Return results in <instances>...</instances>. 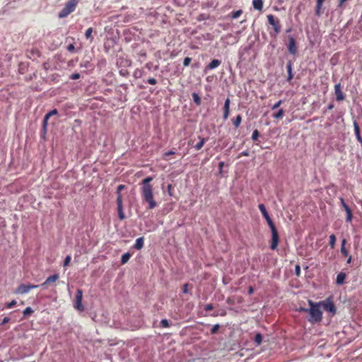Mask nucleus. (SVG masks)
I'll return each instance as SVG.
<instances>
[{"label":"nucleus","instance_id":"59","mask_svg":"<svg viewBox=\"0 0 362 362\" xmlns=\"http://www.w3.org/2000/svg\"><path fill=\"white\" fill-rule=\"evenodd\" d=\"M242 154L244 155V156H247L248 155L247 152H246V151L243 152Z\"/></svg>","mask_w":362,"mask_h":362},{"label":"nucleus","instance_id":"32","mask_svg":"<svg viewBox=\"0 0 362 362\" xmlns=\"http://www.w3.org/2000/svg\"><path fill=\"white\" fill-rule=\"evenodd\" d=\"M243 13V10L241 9H239L238 11H233L232 13H230V16L232 18H238V17H240Z\"/></svg>","mask_w":362,"mask_h":362},{"label":"nucleus","instance_id":"31","mask_svg":"<svg viewBox=\"0 0 362 362\" xmlns=\"http://www.w3.org/2000/svg\"><path fill=\"white\" fill-rule=\"evenodd\" d=\"M284 115V110L283 109H279L277 112L273 115L274 118L275 119H281Z\"/></svg>","mask_w":362,"mask_h":362},{"label":"nucleus","instance_id":"44","mask_svg":"<svg viewBox=\"0 0 362 362\" xmlns=\"http://www.w3.org/2000/svg\"><path fill=\"white\" fill-rule=\"evenodd\" d=\"M295 273L296 276H299L300 274V267L299 264H296L295 267Z\"/></svg>","mask_w":362,"mask_h":362},{"label":"nucleus","instance_id":"5","mask_svg":"<svg viewBox=\"0 0 362 362\" xmlns=\"http://www.w3.org/2000/svg\"><path fill=\"white\" fill-rule=\"evenodd\" d=\"M319 303L323 306V308L326 311L331 313L332 315L336 314V307L330 298H327L325 301L320 302Z\"/></svg>","mask_w":362,"mask_h":362},{"label":"nucleus","instance_id":"22","mask_svg":"<svg viewBox=\"0 0 362 362\" xmlns=\"http://www.w3.org/2000/svg\"><path fill=\"white\" fill-rule=\"evenodd\" d=\"M258 208L259 209V211H261L263 217L265 218H267L268 216H269L267 209H266V207L263 204H259V206H258Z\"/></svg>","mask_w":362,"mask_h":362},{"label":"nucleus","instance_id":"14","mask_svg":"<svg viewBox=\"0 0 362 362\" xmlns=\"http://www.w3.org/2000/svg\"><path fill=\"white\" fill-rule=\"evenodd\" d=\"M57 113H58L57 110L54 109L45 115L43 122H42V127L45 130H46L49 118L52 115H57Z\"/></svg>","mask_w":362,"mask_h":362},{"label":"nucleus","instance_id":"38","mask_svg":"<svg viewBox=\"0 0 362 362\" xmlns=\"http://www.w3.org/2000/svg\"><path fill=\"white\" fill-rule=\"evenodd\" d=\"M16 303H17L16 300H13L10 303H6L5 307L6 308H13L16 305Z\"/></svg>","mask_w":362,"mask_h":362},{"label":"nucleus","instance_id":"17","mask_svg":"<svg viewBox=\"0 0 362 362\" xmlns=\"http://www.w3.org/2000/svg\"><path fill=\"white\" fill-rule=\"evenodd\" d=\"M286 70H287V73H288L287 81H291L292 80V78H293V75L292 73V62H287Z\"/></svg>","mask_w":362,"mask_h":362},{"label":"nucleus","instance_id":"18","mask_svg":"<svg viewBox=\"0 0 362 362\" xmlns=\"http://www.w3.org/2000/svg\"><path fill=\"white\" fill-rule=\"evenodd\" d=\"M346 274L344 272H339L336 279V283L338 285H342L344 283V281L346 279Z\"/></svg>","mask_w":362,"mask_h":362},{"label":"nucleus","instance_id":"47","mask_svg":"<svg viewBox=\"0 0 362 362\" xmlns=\"http://www.w3.org/2000/svg\"><path fill=\"white\" fill-rule=\"evenodd\" d=\"M188 286H189V284H185L183 285V287H182V292L184 293H188Z\"/></svg>","mask_w":362,"mask_h":362},{"label":"nucleus","instance_id":"34","mask_svg":"<svg viewBox=\"0 0 362 362\" xmlns=\"http://www.w3.org/2000/svg\"><path fill=\"white\" fill-rule=\"evenodd\" d=\"M33 313V310L30 307H27L23 312V317H27Z\"/></svg>","mask_w":362,"mask_h":362},{"label":"nucleus","instance_id":"37","mask_svg":"<svg viewBox=\"0 0 362 362\" xmlns=\"http://www.w3.org/2000/svg\"><path fill=\"white\" fill-rule=\"evenodd\" d=\"M160 326L162 327L167 328L170 327V323L168 320L163 319L160 321Z\"/></svg>","mask_w":362,"mask_h":362},{"label":"nucleus","instance_id":"58","mask_svg":"<svg viewBox=\"0 0 362 362\" xmlns=\"http://www.w3.org/2000/svg\"><path fill=\"white\" fill-rule=\"evenodd\" d=\"M333 107H334V105H329L328 106V109H329V110H332V109L333 108Z\"/></svg>","mask_w":362,"mask_h":362},{"label":"nucleus","instance_id":"10","mask_svg":"<svg viewBox=\"0 0 362 362\" xmlns=\"http://www.w3.org/2000/svg\"><path fill=\"white\" fill-rule=\"evenodd\" d=\"M271 232H272V240H271L270 248L272 250H275L277 249L279 242V233H278L277 230H274Z\"/></svg>","mask_w":362,"mask_h":362},{"label":"nucleus","instance_id":"33","mask_svg":"<svg viewBox=\"0 0 362 362\" xmlns=\"http://www.w3.org/2000/svg\"><path fill=\"white\" fill-rule=\"evenodd\" d=\"M336 236L334 234L329 235V246L331 248H334L336 243Z\"/></svg>","mask_w":362,"mask_h":362},{"label":"nucleus","instance_id":"54","mask_svg":"<svg viewBox=\"0 0 362 362\" xmlns=\"http://www.w3.org/2000/svg\"><path fill=\"white\" fill-rule=\"evenodd\" d=\"M68 50H69V51H73V50H74V45H69L68 46Z\"/></svg>","mask_w":362,"mask_h":362},{"label":"nucleus","instance_id":"16","mask_svg":"<svg viewBox=\"0 0 362 362\" xmlns=\"http://www.w3.org/2000/svg\"><path fill=\"white\" fill-rule=\"evenodd\" d=\"M354 133L356 136V139L358 141V142L361 144V146L362 147V136H361V134H360L359 125L358 124V123L356 122H354Z\"/></svg>","mask_w":362,"mask_h":362},{"label":"nucleus","instance_id":"15","mask_svg":"<svg viewBox=\"0 0 362 362\" xmlns=\"http://www.w3.org/2000/svg\"><path fill=\"white\" fill-rule=\"evenodd\" d=\"M230 99L228 98L226 100H225V103H224V106H223V119H226L228 117V115H229V111H230Z\"/></svg>","mask_w":362,"mask_h":362},{"label":"nucleus","instance_id":"39","mask_svg":"<svg viewBox=\"0 0 362 362\" xmlns=\"http://www.w3.org/2000/svg\"><path fill=\"white\" fill-rule=\"evenodd\" d=\"M219 328H220L219 325L216 324V325H214L213 327L211 329V333L212 334H214L217 333V332L218 331Z\"/></svg>","mask_w":362,"mask_h":362},{"label":"nucleus","instance_id":"19","mask_svg":"<svg viewBox=\"0 0 362 362\" xmlns=\"http://www.w3.org/2000/svg\"><path fill=\"white\" fill-rule=\"evenodd\" d=\"M252 6L255 9L261 11L263 8V1L262 0H253Z\"/></svg>","mask_w":362,"mask_h":362},{"label":"nucleus","instance_id":"36","mask_svg":"<svg viewBox=\"0 0 362 362\" xmlns=\"http://www.w3.org/2000/svg\"><path fill=\"white\" fill-rule=\"evenodd\" d=\"M259 131H258L257 129H255V130L253 131L252 134V136H251L252 139L253 141H256V140H257V139L259 138Z\"/></svg>","mask_w":362,"mask_h":362},{"label":"nucleus","instance_id":"40","mask_svg":"<svg viewBox=\"0 0 362 362\" xmlns=\"http://www.w3.org/2000/svg\"><path fill=\"white\" fill-rule=\"evenodd\" d=\"M71 257L70 255H67L64 261V267H66L70 264Z\"/></svg>","mask_w":362,"mask_h":362},{"label":"nucleus","instance_id":"7","mask_svg":"<svg viewBox=\"0 0 362 362\" xmlns=\"http://www.w3.org/2000/svg\"><path fill=\"white\" fill-rule=\"evenodd\" d=\"M267 20L269 23L273 27L276 33H279L281 31V24L278 19L275 18V17L272 14H269L267 16Z\"/></svg>","mask_w":362,"mask_h":362},{"label":"nucleus","instance_id":"27","mask_svg":"<svg viewBox=\"0 0 362 362\" xmlns=\"http://www.w3.org/2000/svg\"><path fill=\"white\" fill-rule=\"evenodd\" d=\"M242 122V116L238 115L235 119H233V124L235 128H238Z\"/></svg>","mask_w":362,"mask_h":362},{"label":"nucleus","instance_id":"50","mask_svg":"<svg viewBox=\"0 0 362 362\" xmlns=\"http://www.w3.org/2000/svg\"><path fill=\"white\" fill-rule=\"evenodd\" d=\"M223 166H224V162L221 161V162H220L218 163V169H219V173H222Z\"/></svg>","mask_w":362,"mask_h":362},{"label":"nucleus","instance_id":"30","mask_svg":"<svg viewBox=\"0 0 362 362\" xmlns=\"http://www.w3.org/2000/svg\"><path fill=\"white\" fill-rule=\"evenodd\" d=\"M92 33H93V28H89L88 29L86 30V33H85L86 38L88 40L90 39V42H92L93 40V37H92Z\"/></svg>","mask_w":362,"mask_h":362},{"label":"nucleus","instance_id":"26","mask_svg":"<svg viewBox=\"0 0 362 362\" xmlns=\"http://www.w3.org/2000/svg\"><path fill=\"white\" fill-rule=\"evenodd\" d=\"M131 256H132V254L129 252H126V253L123 254L121 257V263L122 264H126L130 259Z\"/></svg>","mask_w":362,"mask_h":362},{"label":"nucleus","instance_id":"20","mask_svg":"<svg viewBox=\"0 0 362 362\" xmlns=\"http://www.w3.org/2000/svg\"><path fill=\"white\" fill-rule=\"evenodd\" d=\"M144 238L140 237L136 240L134 247L136 250H141L144 247Z\"/></svg>","mask_w":362,"mask_h":362},{"label":"nucleus","instance_id":"13","mask_svg":"<svg viewBox=\"0 0 362 362\" xmlns=\"http://www.w3.org/2000/svg\"><path fill=\"white\" fill-rule=\"evenodd\" d=\"M122 202V199H121V198L119 197L118 202H117L118 216L120 220H124L125 218V215L123 211Z\"/></svg>","mask_w":362,"mask_h":362},{"label":"nucleus","instance_id":"42","mask_svg":"<svg viewBox=\"0 0 362 362\" xmlns=\"http://www.w3.org/2000/svg\"><path fill=\"white\" fill-rule=\"evenodd\" d=\"M80 74L78 73H74L70 76V78L73 80H76L80 78Z\"/></svg>","mask_w":362,"mask_h":362},{"label":"nucleus","instance_id":"29","mask_svg":"<svg viewBox=\"0 0 362 362\" xmlns=\"http://www.w3.org/2000/svg\"><path fill=\"white\" fill-rule=\"evenodd\" d=\"M254 341L257 345H260L262 342V335L260 333H257L255 334Z\"/></svg>","mask_w":362,"mask_h":362},{"label":"nucleus","instance_id":"9","mask_svg":"<svg viewBox=\"0 0 362 362\" xmlns=\"http://www.w3.org/2000/svg\"><path fill=\"white\" fill-rule=\"evenodd\" d=\"M288 52L292 55H296L297 53L298 47L296 45V40L293 36L288 37V43L287 45Z\"/></svg>","mask_w":362,"mask_h":362},{"label":"nucleus","instance_id":"35","mask_svg":"<svg viewBox=\"0 0 362 362\" xmlns=\"http://www.w3.org/2000/svg\"><path fill=\"white\" fill-rule=\"evenodd\" d=\"M192 98H193V100H194V102L197 104V105H200L201 104V98H199V96L198 95V94L194 93L192 94Z\"/></svg>","mask_w":362,"mask_h":362},{"label":"nucleus","instance_id":"51","mask_svg":"<svg viewBox=\"0 0 362 362\" xmlns=\"http://www.w3.org/2000/svg\"><path fill=\"white\" fill-rule=\"evenodd\" d=\"M226 313L225 311H223V312H221V313H213L211 315H212L213 317H217V316H218V315H222V316H224V315H226Z\"/></svg>","mask_w":362,"mask_h":362},{"label":"nucleus","instance_id":"45","mask_svg":"<svg viewBox=\"0 0 362 362\" xmlns=\"http://www.w3.org/2000/svg\"><path fill=\"white\" fill-rule=\"evenodd\" d=\"M213 309H214V305L211 303L206 304L204 307V310L206 311H210V310H212Z\"/></svg>","mask_w":362,"mask_h":362},{"label":"nucleus","instance_id":"55","mask_svg":"<svg viewBox=\"0 0 362 362\" xmlns=\"http://www.w3.org/2000/svg\"><path fill=\"white\" fill-rule=\"evenodd\" d=\"M351 261H352V257L351 255H349L346 263L350 264L351 262Z\"/></svg>","mask_w":362,"mask_h":362},{"label":"nucleus","instance_id":"25","mask_svg":"<svg viewBox=\"0 0 362 362\" xmlns=\"http://www.w3.org/2000/svg\"><path fill=\"white\" fill-rule=\"evenodd\" d=\"M126 188V186L124 185H119L117 188V202H118L119 197L122 199V196L121 194V191L124 189Z\"/></svg>","mask_w":362,"mask_h":362},{"label":"nucleus","instance_id":"56","mask_svg":"<svg viewBox=\"0 0 362 362\" xmlns=\"http://www.w3.org/2000/svg\"><path fill=\"white\" fill-rule=\"evenodd\" d=\"M253 292H254V289H253V288H252V286H250V287L249 288V289H248V293H249L250 295H251L252 293H253Z\"/></svg>","mask_w":362,"mask_h":362},{"label":"nucleus","instance_id":"23","mask_svg":"<svg viewBox=\"0 0 362 362\" xmlns=\"http://www.w3.org/2000/svg\"><path fill=\"white\" fill-rule=\"evenodd\" d=\"M346 243V239H343L342 241H341V253L344 257H348L349 256V252H348V250L345 247Z\"/></svg>","mask_w":362,"mask_h":362},{"label":"nucleus","instance_id":"4","mask_svg":"<svg viewBox=\"0 0 362 362\" xmlns=\"http://www.w3.org/2000/svg\"><path fill=\"white\" fill-rule=\"evenodd\" d=\"M83 300V291L81 289H78L76 293V299L74 303V307L76 310L78 311H83L84 306L82 304Z\"/></svg>","mask_w":362,"mask_h":362},{"label":"nucleus","instance_id":"57","mask_svg":"<svg viewBox=\"0 0 362 362\" xmlns=\"http://www.w3.org/2000/svg\"><path fill=\"white\" fill-rule=\"evenodd\" d=\"M171 188H172V185H168V192H169L170 195H171V192H170Z\"/></svg>","mask_w":362,"mask_h":362},{"label":"nucleus","instance_id":"1","mask_svg":"<svg viewBox=\"0 0 362 362\" xmlns=\"http://www.w3.org/2000/svg\"><path fill=\"white\" fill-rule=\"evenodd\" d=\"M153 177L148 176L144 178L140 183V194L143 203L148 204L147 209H155L158 204L155 200L153 187L151 184Z\"/></svg>","mask_w":362,"mask_h":362},{"label":"nucleus","instance_id":"11","mask_svg":"<svg viewBox=\"0 0 362 362\" xmlns=\"http://www.w3.org/2000/svg\"><path fill=\"white\" fill-rule=\"evenodd\" d=\"M59 279L58 274H54L49 276L47 279L41 284V286L44 288H47L50 284L55 283Z\"/></svg>","mask_w":362,"mask_h":362},{"label":"nucleus","instance_id":"21","mask_svg":"<svg viewBox=\"0 0 362 362\" xmlns=\"http://www.w3.org/2000/svg\"><path fill=\"white\" fill-rule=\"evenodd\" d=\"M221 62L218 59H213L207 66L209 69H214L221 64Z\"/></svg>","mask_w":362,"mask_h":362},{"label":"nucleus","instance_id":"46","mask_svg":"<svg viewBox=\"0 0 362 362\" xmlns=\"http://www.w3.org/2000/svg\"><path fill=\"white\" fill-rule=\"evenodd\" d=\"M147 83L151 85H155L157 83V81L154 78H150L148 79Z\"/></svg>","mask_w":362,"mask_h":362},{"label":"nucleus","instance_id":"12","mask_svg":"<svg viewBox=\"0 0 362 362\" xmlns=\"http://www.w3.org/2000/svg\"><path fill=\"white\" fill-rule=\"evenodd\" d=\"M334 94L337 101H341L344 100L345 97L341 90V86L340 83H337L334 86Z\"/></svg>","mask_w":362,"mask_h":362},{"label":"nucleus","instance_id":"48","mask_svg":"<svg viewBox=\"0 0 362 362\" xmlns=\"http://www.w3.org/2000/svg\"><path fill=\"white\" fill-rule=\"evenodd\" d=\"M9 321H10V318H9L8 317H5L2 320V321H1V324H0V325H5V324L8 323Z\"/></svg>","mask_w":362,"mask_h":362},{"label":"nucleus","instance_id":"53","mask_svg":"<svg viewBox=\"0 0 362 362\" xmlns=\"http://www.w3.org/2000/svg\"><path fill=\"white\" fill-rule=\"evenodd\" d=\"M175 153V151H168V152H165V153H164V156H170V155H174Z\"/></svg>","mask_w":362,"mask_h":362},{"label":"nucleus","instance_id":"43","mask_svg":"<svg viewBox=\"0 0 362 362\" xmlns=\"http://www.w3.org/2000/svg\"><path fill=\"white\" fill-rule=\"evenodd\" d=\"M282 103V100H279V101H277L272 107V110H275V109H277L278 107H280V105H281Z\"/></svg>","mask_w":362,"mask_h":362},{"label":"nucleus","instance_id":"41","mask_svg":"<svg viewBox=\"0 0 362 362\" xmlns=\"http://www.w3.org/2000/svg\"><path fill=\"white\" fill-rule=\"evenodd\" d=\"M192 62V59L190 57H185L183 61V65L185 66H188Z\"/></svg>","mask_w":362,"mask_h":362},{"label":"nucleus","instance_id":"8","mask_svg":"<svg viewBox=\"0 0 362 362\" xmlns=\"http://www.w3.org/2000/svg\"><path fill=\"white\" fill-rule=\"evenodd\" d=\"M339 201H340L342 208L344 209V211H346V221L347 223L351 222L352 218H353V214H352L351 209L346 204L343 197H339Z\"/></svg>","mask_w":362,"mask_h":362},{"label":"nucleus","instance_id":"2","mask_svg":"<svg viewBox=\"0 0 362 362\" xmlns=\"http://www.w3.org/2000/svg\"><path fill=\"white\" fill-rule=\"evenodd\" d=\"M310 308H301L300 310L308 312L310 317L308 321L311 323H317L322 321V312L320 308V303H314L312 300H308Z\"/></svg>","mask_w":362,"mask_h":362},{"label":"nucleus","instance_id":"28","mask_svg":"<svg viewBox=\"0 0 362 362\" xmlns=\"http://www.w3.org/2000/svg\"><path fill=\"white\" fill-rule=\"evenodd\" d=\"M266 221H267V223L268 224V226H269L270 229H271V231L272 230H277L273 221L272 220V218H270V216H268L267 218H265Z\"/></svg>","mask_w":362,"mask_h":362},{"label":"nucleus","instance_id":"52","mask_svg":"<svg viewBox=\"0 0 362 362\" xmlns=\"http://www.w3.org/2000/svg\"><path fill=\"white\" fill-rule=\"evenodd\" d=\"M321 9H322V8H318V7L316 6V8H315V14L317 16H320V15Z\"/></svg>","mask_w":362,"mask_h":362},{"label":"nucleus","instance_id":"49","mask_svg":"<svg viewBox=\"0 0 362 362\" xmlns=\"http://www.w3.org/2000/svg\"><path fill=\"white\" fill-rule=\"evenodd\" d=\"M324 1L325 0H317V1H316L317 7L322 8Z\"/></svg>","mask_w":362,"mask_h":362},{"label":"nucleus","instance_id":"3","mask_svg":"<svg viewBox=\"0 0 362 362\" xmlns=\"http://www.w3.org/2000/svg\"><path fill=\"white\" fill-rule=\"evenodd\" d=\"M78 3V0H69L65 6L59 13V18H63L68 16L71 13L74 12Z\"/></svg>","mask_w":362,"mask_h":362},{"label":"nucleus","instance_id":"6","mask_svg":"<svg viewBox=\"0 0 362 362\" xmlns=\"http://www.w3.org/2000/svg\"><path fill=\"white\" fill-rule=\"evenodd\" d=\"M39 286L34 284H21L15 291L16 294H24L28 293L32 288H36Z\"/></svg>","mask_w":362,"mask_h":362},{"label":"nucleus","instance_id":"24","mask_svg":"<svg viewBox=\"0 0 362 362\" xmlns=\"http://www.w3.org/2000/svg\"><path fill=\"white\" fill-rule=\"evenodd\" d=\"M199 142L197 143L194 146V148H196V150H200L203 147L204 144L206 143V139L205 138L199 136Z\"/></svg>","mask_w":362,"mask_h":362}]
</instances>
